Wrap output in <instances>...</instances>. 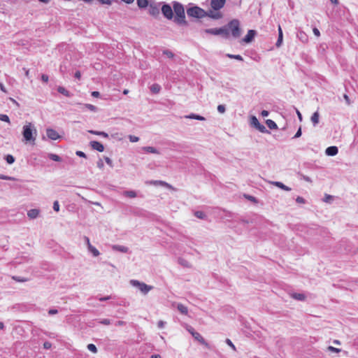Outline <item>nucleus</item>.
Returning a JSON list of instances; mask_svg holds the SVG:
<instances>
[{"label": "nucleus", "instance_id": "f257e3e1", "mask_svg": "<svg viewBox=\"0 0 358 358\" xmlns=\"http://www.w3.org/2000/svg\"><path fill=\"white\" fill-rule=\"evenodd\" d=\"M22 136L26 143L34 144L37 136V130L31 122H27L22 127Z\"/></svg>", "mask_w": 358, "mask_h": 358}, {"label": "nucleus", "instance_id": "f03ea898", "mask_svg": "<svg viewBox=\"0 0 358 358\" xmlns=\"http://www.w3.org/2000/svg\"><path fill=\"white\" fill-rule=\"evenodd\" d=\"M173 8L176 14L174 22L180 25H187V23L185 20V13L183 5L178 1H173Z\"/></svg>", "mask_w": 358, "mask_h": 358}, {"label": "nucleus", "instance_id": "7ed1b4c3", "mask_svg": "<svg viewBox=\"0 0 358 358\" xmlns=\"http://www.w3.org/2000/svg\"><path fill=\"white\" fill-rule=\"evenodd\" d=\"M187 14L189 17L195 18H203L208 15L207 13L199 6H192L187 10Z\"/></svg>", "mask_w": 358, "mask_h": 358}, {"label": "nucleus", "instance_id": "20e7f679", "mask_svg": "<svg viewBox=\"0 0 358 358\" xmlns=\"http://www.w3.org/2000/svg\"><path fill=\"white\" fill-rule=\"evenodd\" d=\"M130 284L137 287L143 294H146L152 289L153 287L150 285H148L144 282H140L137 280H131Z\"/></svg>", "mask_w": 358, "mask_h": 358}, {"label": "nucleus", "instance_id": "39448f33", "mask_svg": "<svg viewBox=\"0 0 358 358\" xmlns=\"http://www.w3.org/2000/svg\"><path fill=\"white\" fill-rule=\"evenodd\" d=\"M229 29L231 31V34L234 38L241 36L240 24L238 20H233L228 24Z\"/></svg>", "mask_w": 358, "mask_h": 358}, {"label": "nucleus", "instance_id": "423d86ee", "mask_svg": "<svg viewBox=\"0 0 358 358\" xmlns=\"http://www.w3.org/2000/svg\"><path fill=\"white\" fill-rule=\"evenodd\" d=\"M205 32L213 35H223L226 38L229 35L228 29L226 28L207 29L205 30Z\"/></svg>", "mask_w": 358, "mask_h": 358}, {"label": "nucleus", "instance_id": "0eeeda50", "mask_svg": "<svg viewBox=\"0 0 358 358\" xmlns=\"http://www.w3.org/2000/svg\"><path fill=\"white\" fill-rule=\"evenodd\" d=\"M163 15L168 20H171L173 17V9L169 4H164L162 7Z\"/></svg>", "mask_w": 358, "mask_h": 358}, {"label": "nucleus", "instance_id": "6e6552de", "mask_svg": "<svg viewBox=\"0 0 358 358\" xmlns=\"http://www.w3.org/2000/svg\"><path fill=\"white\" fill-rule=\"evenodd\" d=\"M226 0H211V8L215 10H219L224 7Z\"/></svg>", "mask_w": 358, "mask_h": 358}, {"label": "nucleus", "instance_id": "1a4fd4ad", "mask_svg": "<svg viewBox=\"0 0 358 358\" xmlns=\"http://www.w3.org/2000/svg\"><path fill=\"white\" fill-rule=\"evenodd\" d=\"M147 183L150 184V185H153L155 186L160 185V186L165 187H167V188H169L170 189H173V190L175 189L174 187L171 185L167 183L166 182L162 181V180H150V181L147 182Z\"/></svg>", "mask_w": 358, "mask_h": 358}, {"label": "nucleus", "instance_id": "9d476101", "mask_svg": "<svg viewBox=\"0 0 358 358\" xmlns=\"http://www.w3.org/2000/svg\"><path fill=\"white\" fill-rule=\"evenodd\" d=\"M46 135L51 140H57L60 138L59 134L53 129L48 128L46 129Z\"/></svg>", "mask_w": 358, "mask_h": 358}, {"label": "nucleus", "instance_id": "9b49d317", "mask_svg": "<svg viewBox=\"0 0 358 358\" xmlns=\"http://www.w3.org/2000/svg\"><path fill=\"white\" fill-rule=\"evenodd\" d=\"M255 35L256 31L255 30H249L245 36L243 38V41L246 43H249L252 41Z\"/></svg>", "mask_w": 358, "mask_h": 358}, {"label": "nucleus", "instance_id": "f8f14e48", "mask_svg": "<svg viewBox=\"0 0 358 358\" xmlns=\"http://www.w3.org/2000/svg\"><path fill=\"white\" fill-rule=\"evenodd\" d=\"M90 144L92 149L95 150H97L99 152H103L104 150L103 145L98 141H92L90 143Z\"/></svg>", "mask_w": 358, "mask_h": 358}, {"label": "nucleus", "instance_id": "ddd939ff", "mask_svg": "<svg viewBox=\"0 0 358 358\" xmlns=\"http://www.w3.org/2000/svg\"><path fill=\"white\" fill-rule=\"evenodd\" d=\"M192 336L198 341L201 344L205 345L206 346H208V343L205 341L203 337L197 331H194L192 333Z\"/></svg>", "mask_w": 358, "mask_h": 358}, {"label": "nucleus", "instance_id": "4468645a", "mask_svg": "<svg viewBox=\"0 0 358 358\" xmlns=\"http://www.w3.org/2000/svg\"><path fill=\"white\" fill-rule=\"evenodd\" d=\"M338 149L336 146H329L325 150V154L328 156H335L338 154Z\"/></svg>", "mask_w": 358, "mask_h": 358}, {"label": "nucleus", "instance_id": "2eb2a0df", "mask_svg": "<svg viewBox=\"0 0 358 358\" xmlns=\"http://www.w3.org/2000/svg\"><path fill=\"white\" fill-rule=\"evenodd\" d=\"M39 214H40V210L36 209V208L31 209V210H28V212H27V216L30 219H36V217H38Z\"/></svg>", "mask_w": 358, "mask_h": 358}, {"label": "nucleus", "instance_id": "dca6fc26", "mask_svg": "<svg viewBox=\"0 0 358 358\" xmlns=\"http://www.w3.org/2000/svg\"><path fill=\"white\" fill-rule=\"evenodd\" d=\"M149 13L153 16H156L159 13V6L156 4H150L149 8Z\"/></svg>", "mask_w": 358, "mask_h": 358}, {"label": "nucleus", "instance_id": "f3484780", "mask_svg": "<svg viewBox=\"0 0 358 358\" xmlns=\"http://www.w3.org/2000/svg\"><path fill=\"white\" fill-rule=\"evenodd\" d=\"M283 40V34L282 31L280 26H278V38L276 41L275 45L277 48H280L282 43Z\"/></svg>", "mask_w": 358, "mask_h": 358}, {"label": "nucleus", "instance_id": "a211bd4d", "mask_svg": "<svg viewBox=\"0 0 358 358\" xmlns=\"http://www.w3.org/2000/svg\"><path fill=\"white\" fill-rule=\"evenodd\" d=\"M272 185L285 190V191H290L291 190V188L286 186L285 185H284L282 182H278V181H272V182H270Z\"/></svg>", "mask_w": 358, "mask_h": 358}, {"label": "nucleus", "instance_id": "6ab92c4d", "mask_svg": "<svg viewBox=\"0 0 358 358\" xmlns=\"http://www.w3.org/2000/svg\"><path fill=\"white\" fill-rule=\"evenodd\" d=\"M178 263L185 268H191L192 267V265L189 264V262L187 259H185L184 257H178Z\"/></svg>", "mask_w": 358, "mask_h": 358}, {"label": "nucleus", "instance_id": "aec40b11", "mask_svg": "<svg viewBox=\"0 0 358 358\" xmlns=\"http://www.w3.org/2000/svg\"><path fill=\"white\" fill-rule=\"evenodd\" d=\"M291 296L292 298L296 299V300H298V301H303L306 299V295L304 294H302V293H296V292H294L292 294H291Z\"/></svg>", "mask_w": 358, "mask_h": 358}, {"label": "nucleus", "instance_id": "412c9836", "mask_svg": "<svg viewBox=\"0 0 358 358\" xmlns=\"http://www.w3.org/2000/svg\"><path fill=\"white\" fill-rule=\"evenodd\" d=\"M185 117L188 118V119H194V120H201V121H203L206 120L204 117L199 115L194 114V113H191L188 115H185Z\"/></svg>", "mask_w": 358, "mask_h": 358}, {"label": "nucleus", "instance_id": "4be33fe9", "mask_svg": "<svg viewBox=\"0 0 358 358\" xmlns=\"http://www.w3.org/2000/svg\"><path fill=\"white\" fill-rule=\"evenodd\" d=\"M142 149L148 153L157 154L159 155V152L154 147L152 146H145L143 147Z\"/></svg>", "mask_w": 358, "mask_h": 358}, {"label": "nucleus", "instance_id": "5701e85b", "mask_svg": "<svg viewBox=\"0 0 358 358\" xmlns=\"http://www.w3.org/2000/svg\"><path fill=\"white\" fill-rule=\"evenodd\" d=\"M319 119H320V114L318 111L315 112L310 118L311 122H313V125L315 126L319 123Z\"/></svg>", "mask_w": 358, "mask_h": 358}, {"label": "nucleus", "instance_id": "b1692460", "mask_svg": "<svg viewBox=\"0 0 358 358\" xmlns=\"http://www.w3.org/2000/svg\"><path fill=\"white\" fill-rule=\"evenodd\" d=\"M297 37L300 41H301L303 43L308 42V36L306 34L305 32L301 31L297 34Z\"/></svg>", "mask_w": 358, "mask_h": 358}, {"label": "nucleus", "instance_id": "393cba45", "mask_svg": "<svg viewBox=\"0 0 358 358\" xmlns=\"http://www.w3.org/2000/svg\"><path fill=\"white\" fill-rule=\"evenodd\" d=\"M177 308L178 311L183 315H187L188 313L187 307L183 304L179 303L177 306Z\"/></svg>", "mask_w": 358, "mask_h": 358}, {"label": "nucleus", "instance_id": "a878e982", "mask_svg": "<svg viewBox=\"0 0 358 358\" xmlns=\"http://www.w3.org/2000/svg\"><path fill=\"white\" fill-rule=\"evenodd\" d=\"M88 132L90 133V134H94V135L102 136L103 138H108V134L107 133L104 132V131H94V130H89Z\"/></svg>", "mask_w": 358, "mask_h": 358}, {"label": "nucleus", "instance_id": "bb28decb", "mask_svg": "<svg viewBox=\"0 0 358 358\" xmlns=\"http://www.w3.org/2000/svg\"><path fill=\"white\" fill-rule=\"evenodd\" d=\"M137 5L140 8H145L148 6V0H137L136 1Z\"/></svg>", "mask_w": 358, "mask_h": 358}, {"label": "nucleus", "instance_id": "cd10ccee", "mask_svg": "<svg viewBox=\"0 0 358 358\" xmlns=\"http://www.w3.org/2000/svg\"><path fill=\"white\" fill-rule=\"evenodd\" d=\"M266 124L268 126V127L271 129H276L278 128L276 123L272 120H267L266 121Z\"/></svg>", "mask_w": 358, "mask_h": 358}, {"label": "nucleus", "instance_id": "c85d7f7f", "mask_svg": "<svg viewBox=\"0 0 358 358\" xmlns=\"http://www.w3.org/2000/svg\"><path fill=\"white\" fill-rule=\"evenodd\" d=\"M82 108H87L92 112H96L97 111V108L94 106V105H92V104H90V103H85V104H83L82 105Z\"/></svg>", "mask_w": 358, "mask_h": 358}, {"label": "nucleus", "instance_id": "c756f323", "mask_svg": "<svg viewBox=\"0 0 358 358\" xmlns=\"http://www.w3.org/2000/svg\"><path fill=\"white\" fill-rule=\"evenodd\" d=\"M250 124L255 129H257V127L260 125V123H259L258 119L255 116H252L251 120H250Z\"/></svg>", "mask_w": 358, "mask_h": 358}, {"label": "nucleus", "instance_id": "7c9ffc66", "mask_svg": "<svg viewBox=\"0 0 358 358\" xmlns=\"http://www.w3.org/2000/svg\"><path fill=\"white\" fill-rule=\"evenodd\" d=\"M161 90V87L158 84H153L152 85H151L150 87V91L154 93V94H157V93H159V91Z\"/></svg>", "mask_w": 358, "mask_h": 358}, {"label": "nucleus", "instance_id": "2f4dec72", "mask_svg": "<svg viewBox=\"0 0 358 358\" xmlns=\"http://www.w3.org/2000/svg\"><path fill=\"white\" fill-rule=\"evenodd\" d=\"M48 157H49V159H50L55 162H61L62 161L61 157L56 154L50 153L48 155Z\"/></svg>", "mask_w": 358, "mask_h": 358}, {"label": "nucleus", "instance_id": "473e14b6", "mask_svg": "<svg viewBox=\"0 0 358 358\" xmlns=\"http://www.w3.org/2000/svg\"><path fill=\"white\" fill-rule=\"evenodd\" d=\"M57 91L58 92L62 94L63 95L66 96H70V93L68 90H66L64 87H59L57 88Z\"/></svg>", "mask_w": 358, "mask_h": 358}, {"label": "nucleus", "instance_id": "72a5a7b5", "mask_svg": "<svg viewBox=\"0 0 358 358\" xmlns=\"http://www.w3.org/2000/svg\"><path fill=\"white\" fill-rule=\"evenodd\" d=\"M124 195L126 196H128L129 198H135L136 196V193L135 191L129 190V191H125L124 192Z\"/></svg>", "mask_w": 358, "mask_h": 358}, {"label": "nucleus", "instance_id": "f704fd0d", "mask_svg": "<svg viewBox=\"0 0 358 358\" xmlns=\"http://www.w3.org/2000/svg\"><path fill=\"white\" fill-rule=\"evenodd\" d=\"M227 57L230 58V59H237L238 61H243V60L242 56H241L240 55L227 54Z\"/></svg>", "mask_w": 358, "mask_h": 358}, {"label": "nucleus", "instance_id": "c9c22d12", "mask_svg": "<svg viewBox=\"0 0 358 358\" xmlns=\"http://www.w3.org/2000/svg\"><path fill=\"white\" fill-rule=\"evenodd\" d=\"M87 348L90 352H92L93 353L97 352V348L96 347V345L94 344L90 343L87 345Z\"/></svg>", "mask_w": 358, "mask_h": 358}, {"label": "nucleus", "instance_id": "e433bc0d", "mask_svg": "<svg viewBox=\"0 0 358 358\" xmlns=\"http://www.w3.org/2000/svg\"><path fill=\"white\" fill-rule=\"evenodd\" d=\"M90 252H91L93 256L96 257L99 255V250L96 248H87Z\"/></svg>", "mask_w": 358, "mask_h": 358}, {"label": "nucleus", "instance_id": "4c0bfd02", "mask_svg": "<svg viewBox=\"0 0 358 358\" xmlns=\"http://www.w3.org/2000/svg\"><path fill=\"white\" fill-rule=\"evenodd\" d=\"M6 160L8 164H12L15 162V158L11 155H8L6 156Z\"/></svg>", "mask_w": 358, "mask_h": 358}, {"label": "nucleus", "instance_id": "58836bf2", "mask_svg": "<svg viewBox=\"0 0 358 358\" xmlns=\"http://www.w3.org/2000/svg\"><path fill=\"white\" fill-rule=\"evenodd\" d=\"M0 120L10 123V119L7 115L0 114Z\"/></svg>", "mask_w": 358, "mask_h": 358}, {"label": "nucleus", "instance_id": "ea45409f", "mask_svg": "<svg viewBox=\"0 0 358 358\" xmlns=\"http://www.w3.org/2000/svg\"><path fill=\"white\" fill-rule=\"evenodd\" d=\"M257 129L262 133H269L266 128L262 124H260V125L257 127Z\"/></svg>", "mask_w": 358, "mask_h": 358}, {"label": "nucleus", "instance_id": "a19ab883", "mask_svg": "<svg viewBox=\"0 0 358 358\" xmlns=\"http://www.w3.org/2000/svg\"><path fill=\"white\" fill-rule=\"evenodd\" d=\"M194 215L199 219H203L206 217V215L202 211H196Z\"/></svg>", "mask_w": 358, "mask_h": 358}, {"label": "nucleus", "instance_id": "79ce46f5", "mask_svg": "<svg viewBox=\"0 0 358 358\" xmlns=\"http://www.w3.org/2000/svg\"><path fill=\"white\" fill-rule=\"evenodd\" d=\"M333 200V196L329 194H325L324 198L323 199V201L326 203H331Z\"/></svg>", "mask_w": 358, "mask_h": 358}, {"label": "nucleus", "instance_id": "37998d69", "mask_svg": "<svg viewBox=\"0 0 358 358\" xmlns=\"http://www.w3.org/2000/svg\"><path fill=\"white\" fill-rule=\"evenodd\" d=\"M99 323L104 325H109L111 324L110 320L109 319H102L99 321Z\"/></svg>", "mask_w": 358, "mask_h": 358}, {"label": "nucleus", "instance_id": "c03bdc74", "mask_svg": "<svg viewBox=\"0 0 358 358\" xmlns=\"http://www.w3.org/2000/svg\"><path fill=\"white\" fill-rule=\"evenodd\" d=\"M163 54L166 55L169 58H173V56H174L173 53L171 51L169 50H164L163 51Z\"/></svg>", "mask_w": 358, "mask_h": 358}, {"label": "nucleus", "instance_id": "a18cd8bd", "mask_svg": "<svg viewBox=\"0 0 358 358\" xmlns=\"http://www.w3.org/2000/svg\"><path fill=\"white\" fill-rule=\"evenodd\" d=\"M225 110H226V108H225L224 105H222V104L218 105L217 111L220 113H224L225 112Z\"/></svg>", "mask_w": 358, "mask_h": 358}, {"label": "nucleus", "instance_id": "49530a36", "mask_svg": "<svg viewBox=\"0 0 358 358\" xmlns=\"http://www.w3.org/2000/svg\"><path fill=\"white\" fill-rule=\"evenodd\" d=\"M328 350H329L330 352H340L341 351V349L340 348H334L333 346H329L328 347Z\"/></svg>", "mask_w": 358, "mask_h": 358}, {"label": "nucleus", "instance_id": "de8ad7c7", "mask_svg": "<svg viewBox=\"0 0 358 358\" xmlns=\"http://www.w3.org/2000/svg\"><path fill=\"white\" fill-rule=\"evenodd\" d=\"M113 249L117 250L123 253H127L129 252V248H113Z\"/></svg>", "mask_w": 358, "mask_h": 358}, {"label": "nucleus", "instance_id": "09e8293b", "mask_svg": "<svg viewBox=\"0 0 358 358\" xmlns=\"http://www.w3.org/2000/svg\"><path fill=\"white\" fill-rule=\"evenodd\" d=\"M129 139L132 143H136V142H138L139 141V138L138 137L135 136H132V135H129Z\"/></svg>", "mask_w": 358, "mask_h": 358}, {"label": "nucleus", "instance_id": "8fccbe9b", "mask_svg": "<svg viewBox=\"0 0 358 358\" xmlns=\"http://www.w3.org/2000/svg\"><path fill=\"white\" fill-rule=\"evenodd\" d=\"M226 343L229 346L231 347L234 350H236V347L235 345H234V343L231 342V341L229 338H227L226 339Z\"/></svg>", "mask_w": 358, "mask_h": 358}, {"label": "nucleus", "instance_id": "3c124183", "mask_svg": "<svg viewBox=\"0 0 358 358\" xmlns=\"http://www.w3.org/2000/svg\"><path fill=\"white\" fill-rule=\"evenodd\" d=\"M53 209H54L55 211L59 212V204L58 201H54V203H53Z\"/></svg>", "mask_w": 358, "mask_h": 358}, {"label": "nucleus", "instance_id": "603ef678", "mask_svg": "<svg viewBox=\"0 0 358 358\" xmlns=\"http://www.w3.org/2000/svg\"><path fill=\"white\" fill-rule=\"evenodd\" d=\"M13 279L17 282H26L27 280L24 278H21L19 276H13Z\"/></svg>", "mask_w": 358, "mask_h": 358}, {"label": "nucleus", "instance_id": "864d4df0", "mask_svg": "<svg viewBox=\"0 0 358 358\" xmlns=\"http://www.w3.org/2000/svg\"><path fill=\"white\" fill-rule=\"evenodd\" d=\"M51 347H52V343L50 342H49V341L44 342V343H43L44 349L48 350V349H50Z\"/></svg>", "mask_w": 358, "mask_h": 358}, {"label": "nucleus", "instance_id": "5fc2aeb1", "mask_svg": "<svg viewBox=\"0 0 358 358\" xmlns=\"http://www.w3.org/2000/svg\"><path fill=\"white\" fill-rule=\"evenodd\" d=\"M120 136L121 135H120L118 133H115V134H111L112 138L120 140V141L122 140V137Z\"/></svg>", "mask_w": 358, "mask_h": 358}, {"label": "nucleus", "instance_id": "6e6d98bb", "mask_svg": "<svg viewBox=\"0 0 358 358\" xmlns=\"http://www.w3.org/2000/svg\"><path fill=\"white\" fill-rule=\"evenodd\" d=\"M98 1L102 4L111 5L112 3V1L110 0H98Z\"/></svg>", "mask_w": 358, "mask_h": 358}, {"label": "nucleus", "instance_id": "4d7b16f0", "mask_svg": "<svg viewBox=\"0 0 358 358\" xmlns=\"http://www.w3.org/2000/svg\"><path fill=\"white\" fill-rule=\"evenodd\" d=\"M0 179L9 180H14V178H12V177L4 176V175H1V174H0Z\"/></svg>", "mask_w": 358, "mask_h": 358}, {"label": "nucleus", "instance_id": "13d9d810", "mask_svg": "<svg viewBox=\"0 0 358 358\" xmlns=\"http://www.w3.org/2000/svg\"><path fill=\"white\" fill-rule=\"evenodd\" d=\"M105 161L110 166V167H113V162L112 160L108 157H106L105 158Z\"/></svg>", "mask_w": 358, "mask_h": 358}, {"label": "nucleus", "instance_id": "bf43d9fd", "mask_svg": "<svg viewBox=\"0 0 358 358\" xmlns=\"http://www.w3.org/2000/svg\"><path fill=\"white\" fill-rule=\"evenodd\" d=\"M296 201L297 203H305V199H304L303 197L298 196V197L296 199Z\"/></svg>", "mask_w": 358, "mask_h": 358}, {"label": "nucleus", "instance_id": "052dcab7", "mask_svg": "<svg viewBox=\"0 0 358 358\" xmlns=\"http://www.w3.org/2000/svg\"><path fill=\"white\" fill-rule=\"evenodd\" d=\"M313 34L316 36H320V32L319 31V29L316 27L313 28Z\"/></svg>", "mask_w": 358, "mask_h": 358}, {"label": "nucleus", "instance_id": "680f3d73", "mask_svg": "<svg viewBox=\"0 0 358 358\" xmlns=\"http://www.w3.org/2000/svg\"><path fill=\"white\" fill-rule=\"evenodd\" d=\"M58 313V310L57 309H50L48 310V314L52 315H55V314H57Z\"/></svg>", "mask_w": 358, "mask_h": 358}, {"label": "nucleus", "instance_id": "e2e57ef3", "mask_svg": "<svg viewBox=\"0 0 358 358\" xmlns=\"http://www.w3.org/2000/svg\"><path fill=\"white\" fill-rule=\"evenodd\" d=\"M110 299H111V296H107L100 297L98 299L100 301H105L109 300Z\"/></svg>", "mask_w": 358, "mask_h": 358}, {"label": "nucleus", "instance_id": "0e129e2a", "mask_svg": "<svg viewBox=\"0 0 358 358\" xmlns=\"http://www.w3.org/2000/svg\"><path fill=\"white\" fill-rule=\"evenodd\" d=\"M76 154L80 157H86V155L82 151H77Z\"/></svg>", "mask_w": 358, "mask_h": 358}, {"label": "nucleus", "instance_id": "69168bd1", "mask_svg": "<svg viewBox=\"0 0 358 358\" xmlns=\"http://www.w3.org/2000/svg\"><path fill=\"white\" fill-rule=\"evenodd\" d=\"M301 136V129L299 128L298 129V131H296V133L295 134L294 138H299Z\"/></svg>", "mask_w": 358, "mask_h": 358}, {"label": "nucleus", "instance_id": "338daca9", "mask_svg": "<svg viewBox=\"0 0 358 358\" xmlns=\"http://www.w3.org/2000/svg\"><path fill=\"white\" fill-rule=\"evenodd\" d=\"M125 324H126V322L122 321V320H119V321L116 322V323H115L116 326H124Z\"/></svg>", "mask_w": 358, "mask_h": 358}, {"label": "nucleus", "instance_id": "774afa93", "mask_svg": "<svg viewBox=\"0 0 358 358\" xmlns=\"http://www.w3.org/2000/svg\"><path fill=\"white\" fill-rule=\"evenodd\" d=\"M41 79L43 82L47 83L48 81V76L45 74H43L41 76Z\"/></svg>", "mask_w": 358, "mask_h": 358}]
</instances>
